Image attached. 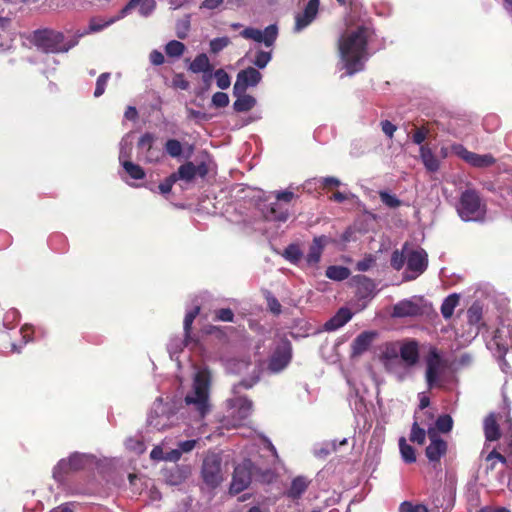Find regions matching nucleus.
Segmentation results:
<instances>
[{
	"label": "nucleus",
	"instance_id": "680f3d73",
	"mask_svg": "<svg viewBox=\"0 0 512 512\" xmlns=\"http://www.w3.org/2000/svg\"><path fill=\"white\" fill-rule=\"evenodd\" d=\"M176 182V175L171 174L162 183L159 184V191L164 195L170 193L173 184Z\"/></svg>",
	"mask_w": 512,
	"mask_h": 512
},
{
	"label": "nucleus",
	"instance_id": "0eeeda50",
	"mask_svg": "<svg viewBox=\"0 0 512 512\" xmlns=\"http://www.w3.org/2000/svg\"><path fill=\"white\" fill-rule=\"evenodd\" d=\"M176 414L169 403H164L161 397L157 398L149 412L147 423L158 431L165 430L174 425Z\"/></svg>",
	"mask_w": 512,
	"mask_h": 512
},
{
	"label": "nucleus",
	"instance_id": "5fc2aeb1",
	"mask_svg": "<svg viewBox=\"0 0 512 512\" xmlns=\"http://www.w3.org/2000/svg\"><path fill=\"white\" fill-rule=\"evenodd\" d=\"M379 195L381 201L389 208H397L401 204L400 200L395 195H392L388 192L381 191Z\"/></svg>",
	"mask_w": 512,
	"mask_h": 512
},
{
	"label": "nucleus",
	"instance_id": "69168bd1",
	"mask_svg": "<svg viewBox=\"0 0 512 512\" xmlns=\"http://www.w3.org/2000/svg\"><path fill=\"white\" fill-rule=\"evenodd\" d=\"M473 361V358L470 354L464 353L459 356L458 359L455 360L454 365L456 368H463L469 366Z\"/></svg>",
	"mask_w": 512,
	"mask_h": 512
},
{
	"label": "nucleus",
	"instance_id": "39448f33",
	"mask_svg": "<svg viewBox=\"0 0 512 512\" xmlns=\"http://www.w3.org/2000/svg\"><path fill=\"white\" fill-rule=\"evenodd\" d=\"M400 341L388 342L381 346L379 359L385 371L397 382L407 380V370L400 362Z\"/></svg>",
	"mask_w": 512,
	"mask_h": 512
},
{
	"label": "nucleus",
	"instance_id": "338daca9",
	"mask_svg": "<svg viewBox=\"0 0 512 512\" xmlns=\"http://www.w3.org/2000/svg\"><path fill=\"white\" fill-rule=\"evenodd\" d=\"M373 263L374 260L371 256L365 257L363 260L357 263L356 269L360 272H365L372 267Z\"/></svg>",
	"mask_w": 512,
	"mask_h": 512
},
{
	"label": "nucleus",
	"instance_id": "79ce46f5",
	"mask_svg": "<svg viewBox=\"0 0 512 512\" xmlns=\"http://www.w3.org/2000/svg\"><path fill=\"white\" fill-rule=\"evenodd\" d=\"M504 443L512 449V421L509 415H505V420L502 423V434Z\"/></svg>",
	"mask_w": 512,
	"mask_h": 512
},
{
	"label": "nucleus",
	"instance_id": "4be33fe9",
	"mask_svg": "<svg viewBox=\"0 0 512 512\" xmlns=\"http://www.w3.org/2000/svg\"><path fill=\"white\" fill-rule=\"evenodd\" d=\"M320 0H309L302 13L295 16L294 31L300 32L309 26L317 16Z\"/></svg>",
	"mask_w": 512,
	"mask_h": 512
},
{
	"label": "nucleus",
	"instance_id": "603ef678",
	"mask_svg": "<svg viewBox=\"0 0 512 512\" xmlns=\"http://www.w3.org/2000/svg\"><path fill=\"white\" fill-rule=\"evenodd\" d=\"M426 438V432L424 429L420 428L417 424V422H414L412 429H411V435L410 440L412 442H416L418 444H423Z\"/></svg>",
	"mask_w": 512,
	"mask_h": 512
},
{
	"label": "nucleus",
	"instance_id": "a18cd8bd",
	"mask_svg": "<svg viewBox=\"0 0 512 512\" xmlns=\"http://www.w3.org/2000/svg\"><path fill=\"white\" fill-rule=\"evenodd\" d=\"M165 150L168 155L173 158L179 157L182 154V144L176 139H169L165 143Z\"/></svg>",
	"mask_w": 512,
	"mask_h": 512
},
{
	"label": "nucleus",
	"instance_id": "e2e57ef3",
	"mask_svg": "<svg viewBox=\"0 0 512 512\" xmlns=\"http://www.w3.org/2000/svg\"><path fill=\"white\" fill-rule=\"evenodd\" d=\"M216 319L224 322H232L234 318V314L231 309L223 308L219 309L216 312Z\"/></svg>",
	"mask_w": 512,
	"mask_h": 512
},
{
	"label": "nucleus",
	"instance_id": "bf43d9fd",
	"mask_svg": "<svg viewBox=\"0 0 512 512\" xmlns=\"http://www.w3.org/2000/svg\"><path fill=\"white\" fill-rule=\"evenodd\" d=\"M126 448L141 454L145 451L144 443L139 439L129 438L125 442Z\"/></svg>",
	"mask_w": 512,
	"mask_h": 512
},
{
	"label": "nucleus",
	"instance_id": "4468645a",
	"mask_svg": "<svg viewBox=\"0 0 512 512\" xmlns=\"http://www.w3.org/2000/svg\"><path fill=\"white\" fill-rule=\"evenodd\" d=\"M451 149L462 160L476 168H486L495 163V158L491 154L470 152L461 144H454Z\"/></svg>",
	"mask_w": 512,
	"mask_h": 512
},
{
	"label": "nucleus",
	"instance_id": "864d4df0",
	"mask_svg": "<svg viewBox=\"0 0 512 512\" xmlns=\"http://www.w3.org/2000/svg\"><path fill=\"white\" fill-rule=\"evenodd\" d=\"M109 78H110V73H108V72L102 73L98 77V79L96 81V88L94 91L95 97H100L101 95H103V93L105 92V88H106Z\"/></svg>",
	"mask_w": 512,
	"mask_h": 512
},
{
	"label": "nucleus",
	"instance_id": "6ab92c4d",
	"mask_svg": "<svg viewBox=\"0 0 512 512\" xmlns=\"http://www.w3.org/2000/svg\"><path fill=\"white\" fill-rule=\"evenodd\" d=\"M240 35L245 39H251L259 43L263 42L265 46L270 47L277 38L278 29L276 25H269L263 31L255 28H246Z\"/></svg>",
	"mask_w": 512,
	"mask_h": 512
},
{
	"label": "nucleus",
	"instance_id": "3c124183",
	"mask_svg": "<svg viewBox=\"0 0 512 512\" xmlns=\"http://www.w3.org/2000/svg\"><path fill=\"white\" fill-rule=\"evenodd\" d=\"M132 151V143L128 141L126 138H123L120 142V152H119V161L121 164H123L124 161H129L128 158L130 157Z\"/></svg>",
	"mask_w": 512,
	"mask_h": 512
},
{
	"label": "nucleus",
	"instance_id": "72a5a7b5",
	"mask_svg": "<svg viewBox=\"0 0 512 512\" xmlns=\"http://www.w3.org/2000/svg\"><path fill=\"white\" fill-rule=\"evenodd\" d=\"M189 70L193 73L212 72V66L208 56L204 53L197 55L195 59L190 63Z\"/></svg>",
	"mask_w": 512,
	"mask_h": 512
},
{
	"label": "nucleus",
	"instance_id": "a211bd4d",
	"mask_svg": "<svg viewBox=\"0 0 512 512\" xmlns=\"http://www.w3.org/2000/svg\"><path fill=\"white\" fill-rule=\"evenodd\" d=\"M424 312V300L422 298L405 299L398 302L393 308L395 317H413Z\"/></svg>",
	"mask_w": 512,
	"mask_h": 512
},
{
	"label": "nucleus",
	"instance_id": "e433bc0d",
	"mask_svg": "<svg viewBox=\"0 0 512 512\" xmlns=\"http://www.w3.org/2000/svg\"><path fill=\"white\" fill-rule=\"evenodd\" d=\"M307 487V479L304 477H297L292 481L291 487L289 488L287 494L290 498L297 499L305 492Z\"/></svg>",
	"mask_w": 512,
	"mask_h": 512
},
{
	"label": "nucleus",
	"instance_id": "aec40b11",
	"mask_svg": "<svg viewBox=\"0 0 512 512\" xmlns=\"http://www.w3.org/2000/svg\"><path fill=\"white\" fill-rule=\"evenodd\" d=\"M261 78V73L255 68L249 67L241 70L237 75V79L233 87V94L246 91L248 87L256 86L260 82Z\"/></svg>",
	"mask_w": 512,
	"mask_h": 512
},
{
	"label": "nucleus",
	"instance_id": "a878e982",
	"mask_svg": "<svg viewBox=\"0 0 512 512\" xmlns=\"http://www.w3.org/2000/svg\"><path fill=\"white\" fill-rule=\"evenodd\" d=\"M176 175V180H183L186 182L192 181L196 175L204 177L207 174V167L205 164H200L198 166L194 165L192 162H187L181 165L178 168V171L172 173Z\"/></svg>",
	"mask_w": 512,
	"mask_h": 512
},
{
	"label": "nucleus",
	"instance_id": "473e14b6",
	"mask_svg": "<svg viewBox=\"0 0 512 512\" xmlns=\"http://www.w3.org/2000/svg\"><path fill=\"white\" fill-rule=\"evenodd\" d=\"M245 92L246 91H241L238 94H234L237 99L233 104V108L237 112L249 111L256 105V99Z\"/></svg>",
	"mask_w": 512,
	"mask_h": 512
},
{
	"label": "nucleus",
	"instance_id": "6e6d98bb",
	"mask_svg": "<svg viewBox=\"0 0 512 512\" xmlns=\"http://www.w3.org/2000/svg\"><path fill=\"white\" fill-rule=\"evenodd\" d=\"M271 60V53L265 51H258L253 61L254 65L263 69Z\"/></svg>",
	"mask_w": 512,
	"mask_h": 512
},
{
	"label": "nucleus",
	"instance_id": "4c0bfd02",
	"mask_svg": "<svg viewBox=\"0 0 512 512\" xmlns=\"http://www.w3.org/2000/svg\"><path fill=\"white\" fill-rule=\"evenodd\" d=\"M326 277L335 281H342L349 277L350 271L344 266H329L326 269Z\"/></svg>",
	"mask_w": 512,
	"mask_h": 512
},
{
	"label": "nucleus",
	"instance_id": "7ed1b4c3",
	"mask_svg": "<svg viewBox=\"0 0 512 512\" xmlns=\"http://www.w3.org/2000/svg\"><path fill=\"white\" fill-rule=\"evenodd\" d=\"M33 44L46 53H64L78 44V40L73 36L68 42H65L64 34L53 29H39L33 32Z\"/></svg>",
	"mask_w": 512,
	"mask_h": 512
},
{
	"label": "nucleus",
	"instance_id": "c85d7f7f",
	"mask_svg": "<svg viewBox=\"0 0 512 512\" xmlns=\"http://www.w3.org/2000/svg\"><path fill=\"white\" fill-rule=\"evenodd\" d=\"M376 336L375 332L365 331L359 334L352 342V356H360L368 350Z\"/></svg>",
	"mask_w": 512,
	"mask_h": 512
},
{
	"label": "nucleus",
	"instance_id": "de8ad7c7",
	"mask_svg": "<svg viewBox=\"0 0 512 512\" xmlns=\"http://www.w3.org/2000/svg\"><path fill=\"white\" fill-rule=\"evenodd\" d=\"M453 426V420L449 415H441L436 420V428H434L437 431L447 433L452 429Z\"/></svg>",
	"mask_w": 512,
	"mask_h": 512
},
{
	"label": "nucleus",
	"instance_id": "c756f323",
	"mask_svg": "<svg viewBox=\"0 0 512 512\" xmlns=\"http://www.w3.org/2000/svg\"><path fill=\"white\" fill-rule=\"evenodd\" d=\"M351 318V311L347 308H341L330 320L325 323L324 327L327 331H335L344 326Z\"/></svg>",
	"mask_w": 512,
	"mask_h": 512
},
{
	"label": "nucleus",
	"instance_id": "ddd939ff",
	"mask_svg": "<svg viewBox=\"0 0 512 512\" xmlns=\"http://www.w3.org/2000/svg\"><path fill=\"white\" fill-rule=\"evenodd\" d=\"M400 362L407 370V379L412 376V368L416 366L420 359L419 343L416 340L409 339L400 341Z\"/></svg>",
	"mask_w": 512,
	"mask_h": 512
},
{
	"label": "nucleus",
	"instance_id": "f8f14e48",
	"mask_svg": "<svg viewBox=\"0 0 512 512\" xmlns=\"http://www.w3.org/2000/svg\"><path fill=\"white\" fill-rule=\"evenodd\" d=\"M227 370L234 374L251 373L250 379H243L239 386L245 389L251 388L259 380V369L255 364L246 360L233 359L227 362Z\"/></svg>",
	"mask_w": 512,
	"mask_h": 512
},
{
	"label": "nucleus",
	"instance_id": "8fccbe9b",
	"mask_svg": "<svg viewBox=\"0 0 512 512\" xmlns=\"http://www.w3.org/2000/svg\"><path fill=\"white\" fill-rule=\"evenodd\" d=\"M230 44L228 37H219L210 41V51L214 54L219 53Z\"/></svg>",
	"mask_w": 512,
	"mask_h": 512
},
{
	"label": "nucleus",
	"instance_id": "c03bdc74",
	"mask_svg": "<svg viewBox=\"0 0 512 512\" xmlns=\"http://www.w3.org/2000/svg\"><path fill=\"white\" fill-rule=\"evenodd\" d=\"M199 311H200V307L195 306L192 310L188 311L185 315V318H184L185 341H187L189 338L192 323H193L195 317L198 315Z\"/></svg>",
	"mask_w": 512,
	"mask_h": 512
},
{
	"label": "nucleus",
	"instance_id": "393cba45",
	"mask_svg": "<svg viewBox=\"0 0 512 512\" xmlns=\"http://www.w3.org/2000/svg\"><path fill=\"white\" fill-rule=\"evenodd\" d=\"M505 415L490 414L484 420V434L486 441H496L501 438L502 423Z\"/></svg>",
	"mask_w": 512,
	"mask_h": 512
},
{
	"label": "nucleus",
	"instance_id": "423d86ee",
	"mask_svg": "<svg viewBox=\"0 0 512 512\" xmlns=\"http://www.w3.org/2000/svg\"><path fill=\"white\" fill-rule=\"evenodd\" d=\"M477 191L465 190L460 197L457 212L464 221H482L486 208Z\"/></svg>",
	"mask_w": 512,
	"mask_h": 512
},
{
	"label": "nucleus",
	"instance_id": "9b49d317",
	"mask_svg": "<svg viewBox=\"0 0 512 512\" xmlns=\"http://www.w3.org/2000/svg\"><path fill=\"white\" fill-rule=\"evenodd\" d=\"M407 258V269L411 275H408V279H415L422 274L428 265L427 253L419 249H410L407 245L404 246Z\"/></svg>",
	"mask_w": 512,
	"mask_h": 512
},
{
	"label": "nucleus",
	"instance_id": "2eb2a0df",
	"mask_svg": "<svg viewBox=\"0 0 512 512\" xmlns=\"http://www.w3.org/2000/svg\"><path fill=\"white\" fill-rule=\"evenodd\" d=\"M155 141L156 136L152 133L143 134L138 141L139 156L146 162H157L162 156L161 150L154 145Z\"/></svg>",
	"mask_w": 512,
	"mask_h": 512
},
{
	"label": "nucleus",
	"instance_id": "f03ea898",
	"mask_svg": "<svg viewBox=\"0 0 512 512\" xmlns=\"http://www.w3.org/2000/svg\"><path fill=\"white\" fill-rule=\"evenodd\" d=\"M211 374L207 368H199L194 374L192 386L184 397L185 408L195 421H201L211 410Z\"/></svg>",
	"mask_w": 512,
	"mask_h": 512
},
{
	"label": "nucleus",
	"instance_id": "7c9ffc66",
	"mask_svg": "<svg viewBox=\"0 0 512 512\" xmlns=\"http://www.w3.org/2000/svg\"><path fill=\"white\" fill-rule=\"evenodd\" d=\"M419 152H420L421 161H422L424 167L429 172H436L439 170L440 161L438 160V158L435 156V154L432 152V150L428 146L421 145Z\"/></svg>",
	"mask_w": 512,
	"mask_h": 512
},
{
	"label": "nucleus",
	"instance_id": "f257e3e1",
	"mask_svg": "<svg viewBox=\"0 0 512 512\" xmlns=\"http://www.w3.org/2000/svg\"><path fill=\"white\" fill-rule=\"evenodd\" d=\"M346 31L339 40V52L347 74L352 75L363 69L368 59L367 44L373 35L368 23H353L349 16L346 20Z\"/></svg>",
	"mask_w": 512,
	"mask_h": 512
},
{
	"label": "nucleus",
	"instance_id": "a19ab883",
	"mask_svg": "<svg viewBox=\"0 0 512 512\" xmlns=\"http://www.w3.org/2000/svg\"><path fill=\"white\" fill-rule=\"evenodd\" d=\"M185 51V45L177 40L169 41L165 46V53L169 57H181Z\"/></svg>",
	"mask_w": 512,
	"mask_h": 512
},
{
	"label": "nucleus",
	"instance_id": "5701e85b",
	"mask_svg": "<svg viewBox=\"0 0 512 512\" xmlns=\"http://www.w3.org/2000/svg\"><path fill=\"white\" fill-rule=\"evenodd\" d=\"M230 415L233 417L234 425L240 424L252 411V402L247 398H234L229 400Z\"/></svg>",
	"mask_w": 512,
	"mask_h": 512
},
{
	"label": "nucleus",
	"instance_id": "20e7f679",
	"mask_svg": "<svg viewBox=\"0 0 512 512\" xmlns=\"http://www.w3.org/2000/svg\"><path fill=\"white\" fill-rule=\"evenodd\" d=\"M425 381L428 389L443 388L446 383L447 361L436 347H430L424 359Z\"/></svg>",
	"mask_w": 512,
	"mask_h": 512
},
{
	"label": "nucleus",
	"instance_id": "49530a36",
	"mask_svg": "<svg viewBox=\"0 0 512 512\" xmlns=\"http://www.w3.org/2000/svg\"><path fill=\"white\" fill-rule=\"evenodd\" d=\"M213 76L215 77L216 84L220 89L225 90L230 87V76L223 69L216 70Z\"/></svg>",
	"mask_w": 512,
	"mask_h": 512
},
{
	"label": "nucleus",
	"instance_id": "0e129e2a",
	"mask_svg": "<svg viewBox=\"0 0 512 512\" xmlns=\"http://www.w3.org/2000/svg\"><path fill=\"white\" fill-rule=\"evenodd\" d=\"M197 442L198 440L196 439L182 441L178 444V450L181 451V455L183 453H189L195 448Z\"/></svg>",
	"mask_w": 512,
	"mask_h": 512
},
{
	"label": "nucleus",
	"instance_id": "dca6fc26",
	"mask_svg": "<svg viewBox=\"0 0 512 512\" xmlns=\"http://www.w3.org/2000/svg\"><path fill=\"white\" fill-rule=\"evenodd\" d=\"M252 478L251 462L245 461L235 467L232 482L230 485V492L237 494L245 490Z\"/></svg>",
	"mask_w": 512,
	"mask_h": 512
},
{
	"label": "nucleus",
	"instance_id": "ea45409f",
	"mask_svg": "<svg viewBox=\"0 0 512 512\" xmlns=\"http://www.w3.org/2000/svg\"><path fill=\"white\" fill-rule=\"evenodd\" d=\"M399 448L401 456L405 462L413 463L416 461L415 450L412 446L407 444L405 438H400Z\"/></svg>",
	"mask_w": 512,
	"mask_h": 512
},
{
	"label": "nucleus",
	"instance_id": "f704fd0d",
	"mask_svg": "<svg viewBox=\"0 0 512 512\" xmlns=\"http://www.w3.org/2000/svg\"><path fill=\"white\" fill-rule=\"evenodd\" d=\"M190 474L188 467L176 466L169 471L166 480L171 485H179L184 482Z\"/></svg>",
	"mask_w": 512,
	"mask_h": 512
},
{
	"label": "nucleus",
	"instance_id": "052dcab7",
	"mask_svg": "<svg viewBox=\"0 0 512 512\" xmlns=\"http://www.w3.org/2000/svg\"><path fill=\"white\" fill-rule=\"evenodd\" d=\"M468 317L470 324L473 326L472 329H474V334L477 335L479 332L477 323L481 318L480 312L478 311V309L472 307L468 310Z\"/></svg>",
	"mask_w": 512,
	"mask_h": 512
},
{
	"label": "nucleus",
	"instance_id": "58836bf2",
	"mask_svg": "<svg viewBox=\"0 0 512 512\" xmlns=\"http://www.w3.org/2000/svg\"><path fill=\"white\" fill-rule=\"evenodd\" d=\"M125 172L135 180H141L145 177V172L142 169L141 166L131 162V161H124L122 164Z\"/></svg>",
	"mask_w": 512,
	"mask_h": 512
},
{
	"label": "nucleus",
	"instance_id": "f3484780",
	"mask_svg": "<svg viewBox=\"0 0 512 512\" xmlns=\"http://www.w3.org/2000/svg\"><path fill=\"white\" fill-rule=\"evenodd\" d=\"M291 346L289 342H282L272 354L268 369L272 373H279L284 370L291 361Z\"/></svg>",
	"mask_w": 512,
	"mask_h": 512
},
{
	"label": "nucleus",
	"instance_id": "09e8293b",
	"mask_svg": "<svg viewBox=\"0 0 512 512\" xmlns=\"http://www.w3.org/2000/svg\"><path fill=\"white\" fill-rule=\"evenodd\" d=\"M486 461L489 463L487 469L493 470L498 462L505 465L507 463L506 458L493 449L487 456Z\"/></svg>",
	"mask_w": 512,
	"mask_h": 512
},
{
	"label": "nucleus",
	"instance_id": "4d7b16f0",
	"mask_svg": "<svg viewBox=\"0 0 512 512\" xmlns=\"http://www.w3.org/2000/svg\"><path fill=\"white\" fill-rule=\"evenodd\" d=\"M405 260L407 261L406 252L404 249L402 252L394 251L391 258V265L396 270H400L403 267Z\"/></svg>",
	"mask_w": 512,
	"mask_h": 512
},
{
	"label": "nucleus",
	"instance_id": "412c9836",
	"mask_svg": "<svg viewBox=\"0 0 512 512\" xmlns=\"http://www.w3.org/2000/svg\"><path fill=\"white\" fill-rule=\"evenodd\" d=\"M427 435L430 444L426 448V456L431 462L439 461L447 451V443L439 437L434 428H429Z\"/></svg>",
	"mask_w": 512,
	"mask_h": 512
},
{
	"label": "nucleus",
	"instance_id": "2f4dec72",
	"mask_svg": "<svg viewBox=\"0 0 512 512\" xmlns=\"http://www.w3.org/2000/svg\"><path fill=\"white\" fill-rule=\"evenodd\" d=\"M264 216L267 220L286 222L288 220V209L282 207L278 202L272 203L270 207H267L264 211Z\"/></svg>",
	"mask_w": 512,
	"mask_h": 512
},
{
	"label": "nucleus",
	"instance_id": "774afa93",
	"mask_svg": "<svg viewBox=\"0 0 512 512\" xmlns=\"http://www.w3.org/2000/svg\"><path fill=\"white\" fill-rule=\"evenodd\" d=\"M382 131L389 137L392 138L396 131V126L390 121L385 120L381 122Z\"/></svg>",
	"mask_w": 512,
	"mask_h": 512
},
{
	"label": "nucleus",
	"instance_id": "cd10ccee",
	"mask_svg": "<svg viewBox=\"0 0 512 512\" xmlns=\"http://www.w3.org/2000/svg\"><path fill=\"white\" fill-rule=\"evenodd\" d=\"M327 244V238L325 236L315 237L306 255V262L310 266H316L320 259L325 245Z\"/></svg>",
	"mask_w": 512,
	"mask_h": 512
},
{
	"label": "nucleus",
	"instance_id": "bb28decb",
	"mask_svg": "<svg viewBox=\"0 0 512 512\" xmlns=\"http://www.w3.org/2000/svg\"><path fill=\"white\" fill-rule=\"evenodd\" d=\"M122 18H118V15L116 17H112L108 20H102L100 18H91L90 21H89V25L87 27V29L83 30V31H78L74 36H75V39H77L79 41L80 38L86 36V35H89V34H93V33H97V32H100L102 31L103 29L109 27L110 25H112L113 23H115L116 21L118 20H121Z\"/></svg>",
	"mask_w": 512,
	"mask_h": 512
},
{
	"label": "nucleus",
	"instance_id": "6e6552de",
	"mask_svg": "<svg viewBox=\"0 0 512 512\" xmlns=\"http://www.w3.org/2000/svg\"><path fill=\"white\" fill-rule=\"evenodd\" d=\"M201 475L204 483L211 487H217L224 479L221 458L215 453H209L203 460Z\"/></svg>",
	"mask_w": 512,
	"mask_h": 512
},
{
	"label": "nucleus",
	"instance_id": "9d476101",
	"mask_svg": "<svg viewBox=\"0 0 512 512\" xmlns=\"http://www.w3.org/2000/svg\"><path fill=\"white\" fill-rule=\"evenodd\" d=\"M90 461V457L86 454L74 453L67 459H62L53 469V478L61 482L65 475L83 469Z\"/></svg>",
	"mask_w": 512,
	"mask_h": 512
},
{
	"label": "nucleus",
	"instance_id": "c9c22d12",
	"mask_svg": "<svg viewBox=\"0 0 512 512\" xmlns=\"http://www.w3.org/2000/svg\"><path fill=\"white\" fill-rule=\"evenodd\" d=\"M459 305V296L451 294L446 297L441 305V314L445 319L452 317L455 308Z\"/></svg>",
	"mask_w": 512,
	"mask_h": 512
},
{
	"label": "nucleus",
	"instance_id": "b1692460",
	"mask_svg": "<svg viewBox=\"0 0 512 512\" xmlns=\"http://www.w3.org/2000/svg\"><path fill=\"white\" fill-rule=\"evenodd\" d=\"M155 0H129V2L122 8L118 14V18L126 17L131 10L138 9V12L143 17L150 16L156 9Z\"/></svg>",
	"mask_w": 512,
	"mask_h": 512
},
{
	"label": "nucleus",
	"instance_id": "37998d69",
	"mask_svg": "<svg viewBox=\"0 0 512 512\" xmlns=\"http://www.w3.org/2000/svg\"><path fill=\"white\" fill-rule=\"evenodd\" d=\"M302 255H303V253H302L301 249L299 248L298 245H295V244L289 245L283 253V256L285 257V259L294 264H296L300 261V259L302 258Z\"/></svg>",
	"mask_w": 512,
	"mask_h": 512
},
{
	"label": "nucleus",
	"instance_id": "13d9d810",
	"mask_svg": "<svg viewBox=\"0 0 512 512\" xmlns=\"http://www.w3.org/2000/svg\"><path fill=\"white\" fill-rule=\"evenodd\" d=\"M229 104V96L224 92H216L212 96V105L216 108H223Z\"/></svg>",
	"mask_w": 512,
	"mask_h": 512
},
{
	"label": "nucleus",
	"instance_id": "1a4fd4ad",
	"mask_svg": "<svg viewBox=\"0 0 512 512\" xmlns=\"http://www.w3.org/2000/svg\"><path fill=\"white\" fill-rule=\"evenodd\" d=\"M491 350H495L498 357H502L512 348V319L508 318L496 329L493 338L488 343Z\"/></svg>",
	"mask_w": 512,
	"mask_h": 512
}]
</instances>
